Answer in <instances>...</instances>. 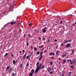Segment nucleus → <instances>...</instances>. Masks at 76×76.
<instances>
[{
	"instance_id": "obj_10",
	"label": "nucleus",
	"mask_w": 76,
	"mask_h": 76,
	"mask_svg": "<svg viewBox=\"0 0 76 76\" xmlns=\"http://www.w3.org/2000/svg\"><path fill=\"white\" fill-rule=\"evenodd\" d=\"M34 71H35V70L32 69L31 71V72H32V73H32V74H34Z\"/></svg>"
},
{
	"instance_id": "obj_11",
	"label": "nucleus",
	"mask_w": 76,
	"mask_h": 76,
	"mask_svg": "<svg viewBox=\"0 0 76 76\" xmlns=\"http://www.w3.org/2000/svg\"><path fill=\"white\" fill-rule=\"evenodd\" d=\"M9 68H10V66H8L6 68V71H7L8 70V69H9Z\"/></svg>"
},
{
	"instance_id": "obj_12",
	"label": "nucleus",
	"mask_w": 76,
	"mask_h": 76,
	"mask_svg": "<svg viewBox=\"0 0 76 76\" xmlns=\"http://www.w3.org/2000/svg\"><path fill=\"white\" fill-rule=\"evenodd\" d=\"M72 53L71 54V55H72L74 53V50H72Z\"/></svg>"
},
{
	"instance_id": "obj_60",
	"label": "nucleus",
	"mask_w": 76,
	"mask_h": 76,
	"mask_svg": "<svg viewBox=\"0 0 76 76\" xmlns=\"http://www.w3.org/2000/svg\"><path fill=\"white\" fill-rule=\"evenodd\" d=\"M26 35V34H24V37H25Z\"/></svg>"
},
{
	"instance_id": "obj_64",
	"label": "nucleus",
	"mask_w": 76,
	"mask_h": 76,
	"mask_svg": "<svg viewBox=\"0 0 76 76\" xmlns=\"http://www.w3.org/2000/svg\"><path fill=\"white\" fill-rule=\"evenodd\" d=\"M21 57L20 56H19V58H21Z\"/></svg>"
},
{
	"instance_id": "obj_54",
	"label": "nucleus",
	"mask_w": 76,
	"mask_h": 76,
	"mask_svg": "<svg viewBox=\"0 0 76 76\" xmlns=\"http://www.w3.org/2000/svg\"><path fill=\"white\" fill-rule=\"evenodd\" d=\"M73 26H75V23H74L73 24Z\"/></svg>"
},
{
	"instance_id": "obj_3",
	"label": "nucleus",
	"mask_w": 76,
	"mask_h": 76,
	"mask_svg": "<svg viewBox=\"0 0 76 76\" xmlns=\"http://www.w3.org/2000/svg\"><path fill=\"white\" fill-rule=\"evenodd\" d=\"M67 42H69V40H64V44H66V43H67Z\"/></svg>"
},
{
	"instance_id": "obj_16",
	"label": "nucleus",
	"mask_w": 76,
	"mask_h": 76,
	"mask_svg": "<svg viewBox=\"0 0 76 76\" xmlns=\"http://www.w3.org/2000/svg\"><path fill=\"white\" fill-rule=\"evenodd\" d=\"M58 53H59L58 50H57L56 53V54H57V55H58Z\"/></svg>"
},
{
	"instance_id": "obj_17",
	"label": "nucleus",
	"mask_w": 76,
	"mask_h": 76,
	"mask_svg": "<svg viewBox=\"0 0 76 76\" xmlns=\"http://www.w3.org/2000/svg\"><path fill=\"white\" fill-rule=\"evenodd\" d=\"M14 23H16L15 22H12L11 23V25H12L13 24H14Z\"/></svg>"
},
{
	"instance_id": "obj_28",
	"label": "nucleus",
	"mask_w": 76,
	"mask_h": 76,
	"mask_svg": "<svg viewBox=\"0 0 76 76\" xmlns=\"http://www.w3.org/2000/svg\"><path fill=\"white\" fill-rule=\"evenodd\" d=\"M43 29H45V30H47V27H45Z\"/></svg>"
},
{
	"instance_id": "obj_5",
	"label": "nucleus",
	"mask_w": 76,
	"mask_h": 76,
	"mask_svg": "<svg viewBox=\"0 0 76 76\" xmlns=\"http://www.w3.org/2000/svg\"><path fill=\"white\" fill-rule=\"evenodd\" d=\"M12 63L14 64H16V61L14 60H13Z\"/></svg>"
},
{
	"instance_id": "obj_56",
	"label": "nucleus",
	"mask_w": 76,
	"mask_h": 76,
	"mask_svg": "<svg viewBox=\"0 0 76 76\" xmlns=\"http://www.w3.org/2000/svg\"><path fill=\"white\" fill-rule=\"evenodd\" d=\"M69 61H70V60H69V59H68V60H67V61H68V62H69Z\"/></svg>"
},
{
	"instance_id": "obj_52",
	"label": "nucleus",
	"mask_w": 76,
	"mask_h": 76,
	"mask_svg": "<svg viewBox=\"0 0 76 76\" xmlns=\"http://www.w3.org/2000/svg\"><path fill=\"white\" fill-rule=\"evenodd\" d=\"M15 62L16 63H18V61H16Z\"/></svg>"
},
{
	"instance_id": "obj_26",
	"label": "nucleus",
	"mask_w": 76,
	"mask_h": 76,
	"mask_svg": "<svg viewBox=\"0 0 76 76\" xmlns=\"http://www.w3.org/2000/svg\"><path fill=\"white\" fill-rule=\"evenodd\" d=\"M12 70V68H10V69L9 70V72H10V73H11V70Z\"/></svg>"
},
{
	"instance_id": "obj_1",
	"label": "nucleus",
	"mask_w": 76,
	"mask_h": 76,
	"mask_svg": "<svg viewBox=\"0 0 76 76\" xmlns=\"http://www.w3.org/2000/svg\"><path fill=\"white\" fill-rule=\"evenodd\" d=\"M42 64L40 63L39 64V66L38 67L36 68V69L35 70V73H38V72L39 70V69H40V68H41V66H42Z\"/></svg>"
},
{
	"instance_id": "obj_4",
	"label": "nucleus",
	"mask_w": 76,
	"mask_h": 76,
	"mask_svg": "<svg viewBox=\"0 0 76 76\" xmlns=\"http://www.w3.org/2000/svg\"><path fill=\"white\" fill-rule=\"evenodd\" d=\"M47 69L48 70V72H50L52 70L51 68H48Z\"/></svg>"
},
{
	"instance_id": "obj_19",
	"label": "nucleus",
	"mask_w": 76,
	"mask_h": 76,
	"mask_svg": "<svg viewBox=\"0 0 76 76\" xmlns=\"http://www.w3.org/2000/svg\"><path fill=\"white\" fill-rule=\"evenodd\" d=\"M42 58V56H40V58L39 59V61H40V60H41V59Z\"/></svg>"
},
{
	"instance_id": "obj_39",
	"label": "nucleus",
	"mask_w": 76,
	"mask_h": 76,
	"mask_svg": "<svg viewBox=\"0 0 76 76\" xmlns=\"http://www.w3.org/2000/svg\"><path fill=\"white\" fill-rule=\"evenodd\" d=\"M50 42V39H48V43Z\"/></svg>"
},
{
	"instance_id": "obj_32",
	"label": "nucleus",
	"mask_w": 76,
	"mask_h": 76,
	"mask_svg": "<svg viewBox=\"0 0 76 76\" xmlns=\"http://www.w3.org/2000/svg\"><path fill=\"white\" fill-rule=\"evenodd\" d=\"M52 54H53V52H51V53H50V56H51L52 55Z\"/></svg>"
},
{
	"instance_id": "obj_33",
	"label": "nucleus",
	"mask_w": 76,
	"mask_h": 76,
	"mask_svg": "<svg viewBox=\"0 0 76 76\" xmlns=\"http://www.w3.org/2000/svg\"><path fill=\"white\" fill-rule=\"evenodd\" d=\"M63 56L64 57H65V56H66V54H64Z\"/></svg>"
},
{
	"instance_id": "obj_58",
	"label": "nucleus",
	"mask_w": 76,
	"mask_h": 76,
	"mask_svg": "<svg viewBox=\"0 0 76 76\" xmlns=\"http://www.w3.org/2000/svg\"><path fill=\"white\" fill-rule=\"evenodd\" d=\"M46 52H47V50H45V53H46Z\"/></svg>"
},
{
	"instance_id": "obj_36",
	"label": "nucleus",
	"mask_w": 76,
	"mask_h": 76,
	"mask_svg": "<svg viewBox=\"0 0 76 76\" xmlns=\"http://www.w3.org/2000/svg\"><path fill=\"white\" fill-rule=\"evenodd\" d=\"M70 67L71 68H74V66H71Z\"/></svg>"
},
{
	"instance_id": "obj_47",
	"label": "nucleus",
	"mask_w": 76,
	"mask_h": 76,
	"mask_svg": "<svg viewBox=\"0 0 76 76\" xmlns=\"http://www.w3.org/2000/svg\"><path fill=\"white\" fill-rule=\"evenodd\" d=\"M45 38H43V40H44H44H45Z\"/></svg>"
},
{
	"instance_id": "obj_42",
	"label": "nucleus",
	"mask_w": 76,
	"mask_h": 76,
	"mask_svg": "<svg viewBox=\"0 0 76 76\" xmlns=\"http://www.w3.org/2000/svg\"><path fill=\"white\" fill-rule=\"evenodd\" d=\"M60 23L61 24V23H62V21H60Z\"/></svg>"
},
{
	"instance_id": "obj_20",
	"label": "nucleus",
	"mask_w": 76,
	"mask_h": 76,
	"mask_svg": "<svg viewBox=\"0 0 76 76\" xmlns=\"http://www.w3.org/2000/svg\"><path fill=\"white\" fill-rule=\"evenodd\" d=\"M65 61H66V60L64 59L63 61V63H62V64H64V63H65Z\"/></svg>"
},
{
	"instance_id": "obj_14",
	"label": "nucleus",
	"mask_w": 76,
	"mask_h": 76,
	"mask_svg": "<svg viewBox=\"0 0 76 76\" xmlns=\"http://www.w3.org/2000/svg\"><path fill=\"white\" fill-rule=\"evenodd\" d=\"M39 53H40V52L38 51L37 52L36 54H37V55H39Z\"/></svg>"
},
{
	"instance_id": "obj_41",
	"label": "nucleus",
	"mask_w": 76,
	"mask_h": 76,
	"mask_svg": "<svg viewBox=\"0 0 76 76\" xmlns=\"http://www.w3.org/2000/svg\"><path fill=\"white\" fill-rule=\"evenodd\" d=\"M26 58H29V56H27L26 57Z\"/></svg>"
},
{
	"instance_id": "obj_29",
	"label": "nucleus",
	"mask_w": 76,
	"mask_h": 76,
	"mask_svg": "<svg viewBox=\"0 0 76 76\" xmlns=\"http://www.w3.org/2000/svg\"><path fill=\"white\" fill-rule=\"evenodd\" d=\"M72 73V72H70L69 73V74H68V75H70V74H71Z\"/></svg>"
},
{
	"instance_id": "obj_22",
	"label": "nucleus",
	"mask_w": 76,
	"mask_h": 76,
	"mask_svg": "<svg viewBox=\"0 0 76 76\" xmlns=\"http://www.w3.org/2000/svg\"><path fill=\"white\" fill-rule=\"evenodd\" d=\"M44 47V45H42L40 46V48H42V47Z\"/></svg>"
},
{
	"instance_id": "obj_44",
	"label": "nucleus",
	"mask_w": 76,
	"mask_h": 76,
	"mask_svg": "<svg viewBox=\"0 0 76 76\" xmlns=\"http://www.w3.org/2000/svg\"><path fill=\"white\" fill-rule=\"evenodd\" d=\"M55 42H57V40L56 39H55L54 40Z\"/></svg>"
},
{
	"instance_id": "obj_57",
	"label": "nucleus",
	"mask_w": 76,
	"mask_h": 76,
	"mask_svg": "<svg viewBox=\"0 0 76 76\" xmlns=\"http://www.w3.org/2000/svg\"><path fill=\"white\" fill-rule=\"evenodd\" d=\"M74 63H75H75H76V61L74 60Z\"/></svg>"
},
{
	"instance_id": "obj_8",
	"label": "nucleus",
	"mask_w": 76,
	"mask_h": 76,
	"mask_svg": "<svg viewBox=\"0 0 76 76\" xmlns=\"http://www.w3.org/2000/svg\"><path fill=\"white\" fill-rule=\"evenodd\" d=\"M42 32L44 33H45V32H46V30H45V29L43 28L42 29Z\"/></svg>"
},
{
	"instance_id": "obj_55",
	"label": "nucleus",
	"mask_w": 76,
	"mask_h": 76,
	"mask_svg": "<svg viewBox=\"0 0 76 76\" xmlns=\"http://www.w3.org/2000/svg\"><path fill=\"white\" fill-rule=\"evenodd\" d=\"M58 20H59V18H57V21H58Z\"/></svg>"
},
{
	"instance_id": "obj_45",
	"label": "nucleus",
	"mask_w": 76,
	"mask_h": 76,
	"mask_svg": "<svg viewBox=\"0 0 76 76\" xmlns=\"http://www.w3.org/2000/svg\"><path fill=\"white\" fill-rule=\"evenodd\" d=\"M53 72H50V74H52L53 73Z\"/></svg>"
},
{
	"instance_id": "obj_27",
	"label": "nucleus",
	"mask_w": 76,
	"mask_h": 76,
	"mask_svg": "<svg viewBox=\"0 0 76 76\" xmlns=\"http://www.w3.org/2000/svg\"><path fill=\"white\" fill-rule=\"evenodd\" d=\"M15 75V74L13 72L12 73V76H14Z\"/></svg>"
},
{
	"instance_id": "obj_13",
	"label": "nucleus",
	"mask_w": 76,
	"mask_h": 76,
	"mask_svg": "<svg viewBox=\"0 0 76 76\" xmlns=\"http://www.w3.org/2000/svg\"><path fill=\"white\" fill-rule=\"evenodd\" d=\"M23 65V63H22L20 65V68H22V65Z\"/></svg>"
},
{
	"instance_id": "obj_6",
	"label": "nucleus",
	"mask_w": 76,
	"mask_h": 76,
	"mask_svg": "<svg viewBox=\"0 0 76 76\" xmlns=\"http://www.w3.org/2000/svg\"><path fill=\"white\" fill-rule=\"evenodd\" d=\"M9 54L7 53L5 54V55H4V57H6L7 56H8V55Z\"/></svg>"
},
{
	"instance_id": "obj_35",
	"label": "nucleus",
	"mask_w": 76,
	"mask_h": 76,
	"mask_svg": "<svg viewBox=\"0 0 76 76\" xmlns=\"http://www.w3.org/2000/svg\"><path fill=\"white\" fill-rule=\"evenodd\" d=\"M40 57H42V54H40Z\"/></svg>"
},
{
	"instance_id": "obj_49",
	"label": "nucleus",
	"mask_w": 76,
	"mask_h": 76,
	"mask_svg": "<svg viewBox=\"0 0 76 76\" xmlns=\"http://www.w3.org/2000/svg\"><path fill=\"white\" fill-rule=\"evenodd\" d=\"M71 41L72 40H69V41L68 42H71Z\"/></svg>"
},
{
	"instance_id": "obj_46",
	"label": "nucleus",
	"mask_w": 76,
	"mask_h": 76,
	"mask_svg": "<svg viewBox=\"0 0 76 76\" xmlns=\"http://www.w3.org/2000/svg\"><path fill=\"white\" fill-rule=\"evenodd\" d=\"M28 42H27V43H26V45L27 46H28Z\"/></svg>"
},
{
	"instance_id": "obj_21",
	"label": "nucleus",
	"mask_w": 76,
	"mask_h": 76,
	"mask_svg": "<svg viewBox=\"0 0 76 76\" xmlns=\"http://www.w3.org/2000/svg\"><path fill=\"white\" fill-rule=\"evenodd\" d=\"M29 63L28 62H27V64H26V66L27 67H28V66H29Z\"/></svg>"
},
{
	"instance_id": "obj_38",
	"label": "nucleus",
	"mask_w": 76,
	"mask_h": 76,
	"mask_svg": "<svg viewBox=\"0 0 76 76\" xmlns=\"http://www.w3.org/2000/svg\"><path fill=\"white\" fill-rule=\"evenodd\" d=\"M41 37H39V40H40V41H41Z\"/></svg>"
},
{
	"instance_id": "obj_61",
	"label": "nucleus",
	"mask_w": 76,
	"mask_h": 76,
	"mask_svg": "<svg viewBox=\"0 0 76 76\" xmlns=\"http://www.w3.org/2000/svg\"><path fill=\"white\" fill-rule=\"evenodd\" d=\"M27 69V66H26V67L25 68V69Z\"/></svg>"
},
{
	"instance_id": "obj_9",
	"label": "nucleus",
	"mask_w": 76,
	"mask_h": 76,
	"mask_svg": "<svg viewBox=\"0 0 76 76\" xmlns=\"http://www.w3.org/2000/svg\"><path fill=\"white\" fill-rule=\"evenodd\" d=\"M33 76V74H32L31 72H30L29 73V76Z\"/></svg>"
},
{
	"instance_id": "obj_43",
	"label": "nucleus",
	"mask_w": 76,
	"mask_h": 76,
	"mask_svg": "<svg viewBox=\"0 0 76 76\" xmlns=\"http://www.w3.org/2000/svg\"><path fill=\"white\" fill-rule=\"evenodd\" d=\"M73 63L72 61L70 62V64H72Z\"/></svg>"
},
{
	"instance_id": "obj_30",
	"label": "nucleus",
	"mask_w": 76,
	"mask_h": 76,
	"mask_svg": "<svg viewBox=\"0 0 76 76\" xmlns=\"http://www.w3.org/2000/svg\"><path fill=\"white\" fill-rule=\"evenodd\" d=\"M28 37L29 38H31V34H29L28 35Z\"/></svg>"
},
{
	"instance_id": "obj_62",
	"label": "nucleus",
	"mask_w": 76,
	"mask_h": 76,
	"mask_svg": "<svg viewBox=\"0 0 76 76\" xmlns=\"http://www.w3.org/2000/svg\"><path fill=\"white\" fill-rule=\"evenodd\" d=\"M20 53H22V51H20Z\"/></svg>"
},
{
	"instance_id": "obj_31",
	"label": "nucleus",
	"mask_w": 76,
	"mask_h": 76,
	"mask_svg": "<svg viewBox=\"0 0 76 76\" xmlns=\"http://www.w3.org/2000/svg\"><path fill=\"white\" fill-rule=\"evenodd\" d=\"M34 50L35 51H37V48H34Z\"/></svg>"
},
{
	"instance_id": "obj_48",
	"label": "nucleus",
	"mask_w": 76,
	"mask_h": 76,
	"mask_svg": "<svg viewBox=\"0 0 76 76\" xmlns=\"http://www.w3.org/2000/svg\"><path fill=\"white\" fill-rule=\"evenodd\" d=\"M42 53H43V52H40V54H42Z\"/></svg>"
},
{
	"instance_id": "obj_18",
	"label": "nucleus",
	"mask_w": 76,
	"mask_h": 76,
	"mask_svg": "<svg viewBox=\"0 0 76 76\" xmlns=\"http://www.w3.org/2000/svg\"><path fill=\"white\" fill-rule=\"evenodd\" d=\"M39 62H38L37 63V64L36 66H37V67H38V65H39Z\"/></svg>"
},
{
	"instance_id": "obj_59",
	"label": "nucleus",
	"mask_w": 76,
	"mask_h": 76,
	"mask_svg": "<svg viewBox=\"0 0 76 76\" xmlns=\"http://www.w3.org/2000/svg\"><path fill=\"white\" fill-rule=\"evenodd\" d=\"M7 24H6V25L5 26V27H6V26H7Z\"/></svg>"
},
{
	"instance_id": "obj_34",
	"label": "nucleus",
	"mask_w": 76,
	"mask_h": 76,
	"mask_svg": "<svg viewBox=\"0 0 76 76\" xmlns=\"http://www.w3.org/2000/svg\"><path fill=\"white\" fill-rule=\"evenodd\" d=\"M51 59H52V60H54V57H51Z\"/></svg>"
},
{
	"instance_id": "obj_37",
	"label": "nucleus",
	"mask_w": 76,
	"mask_h": 76,
	"mask_svg": "<svg viewBox=\"0 0 76 76\" xmlns=\"http://www.w3.org/2000/svg\"><path fill=\"white\" fill-rule=\"evenodd\" d=\"M64 45V44L63 43H62L61 45V46H63V45Z\"/></svg>"
},
{
	"instance_id": "obj_2",
	"label": "nucleus",
	"mask_w": 76,
	"mask_h": 76,
	"mask_svg": "<svg viewBox=\"0 0 76 76\" xmlns=\"http://www.w3.org/2000/svg\"><path fill=\"white\" fill-rule=\"evenodd\" d=\"M70 45H71V44L69 43H67L66 45V47L67 48H68V47H69L70 46Z\"/></svg>"
},
{
	"instance_id": "obj_63",
	"label": "nucleus",
	"mask_w": 76,
	"mask_h": 76,
	"mask_svg": "<svg viewBox=\"0 0 76 76\" xmlns=\"http://www.w3.org/2000/svg\"><path fill=\"white\" fill-rule=\"evenodd\" d=\"M70 62H71L72 61V60H69Z\"/></svg>"
},
{
	"instance_id": "obj_53",
	"label": "nucleus",
	"mask_w": 76,
	"mask_h": 76,
	"mask_svg": "<svg viewBox=\"0 0 76 76\" xmlns=\"http://www.w3.org/2000/svg\"><path fill=\"white\" fill-rule=\"evenodd\" d=\"M31 49H32V46H31Z\"/></svg>"
},
{
	"instance_id": "obj_25",
	"label": "nucleus",
	"mask_w": 76,
	"mask_h": 76,
	"mask_svg": "<svg viewBox=\"0 0 76 76\" xmlns=\"http://www.w3.org/2000/svg\"><path fill=\"white\" fill-rule=\"evenodd\" d=\"M75 60V61H76V60L75 59H73V61H72V62L73 63L75 62V61H74Z\"/></svg>"
},
{
	"instance_id": "obj_23",
	"label": "nucleus",
	"mask_w": 76,
	"mask_h": 76,
	"mask_svg": "<svg viewBox=\"0 0 76 76\" xmlns=\"http://www.w3.org/2000/svg\"><path fill=\"white\" fill-rule=\"evenodd\" d=\"M50 65H52L53 64V62H50Z\"/></svg>"
},
{
	"instance_id": "obj_50",
	"label": "nucleus",
	"mask_w": 76,
	"mask_h": 76,
	"mask_svg": "<svg viewBox=\"0 0 76 76\" xmlns=\"http://www.w3.org/2000/svg\"><path fill=\"white\" fill-rule=\"evenodd\" d=\"M11 56H12V57H13V54H12Z\"/></svg>"
},
{
	"instance_id": "obj_7",
	"label": "nucleus",
	"mask_w": 76,
	"mask_h": 76,
	"mask_svg": "<svg viewBox=\"0 0 76 76\" xmlns=\"http://www.w3.org/2000/svg\"><path fill=\"white\" fill-rule=\"evenodd\" d=\"M27 54V53H26L25 55H24V56L23 57V58H26V55Z\"/></svg>"
},
{
	"instance_id": "obj_40",
	"label": "nucleus",
	"mask_w": 76,
	"mask_h": 76,
	"mask_svg": "<svg viewBox=\"0 0 76 76\" xmlns=\"http://www.w3.org/2000/svg\"><path fill=\"white\" fill-rule=\"evenodd\" d=\"M22 52L23 53H25V50H23Z\"/></svg>"
},
{
	"instance_id": "obj_24",
	"label": "nucleus",
	"mask_w": 76,
	"mask_h": 76,
	"mask_svg": "<svg viewBox=\"0 0 76 76\" xmlns=\"http://www.w3.org/2000/svg\"><path fill=\"white\" fill-rule=\"evenodd\" d=\"M32 23H31L29 24H28V25L29 26H32Z\"/></svg>"
},
{
	"instance_id": "obj_51",
	"label": "nucleus",
	"mask_w": 76,
	"mask_h": 76,
	"mask_svg": "<svg viewBox=\"0 0 76 76\" xmlns=\"http://www.w3.org/2000/svg\"><path fill=\"white\" fill-rule=\"evenodd\" d=\"M52 55H54V54H55V53H52Z\"/></svg>"
},
{
	"instance_id": "obj_15",
	"label": "nucleus",
	"mask_w": 76,
	"mask_h": 76,
	"mask_svg": "<svg viewBox=\"0 0 76 76\" xmlns=\"http://www.w3.org/2000/svg\"><path fill=\"white\" fill-rule=\"evenodd\" d=\"M43 68H45V66H44V65H43V66H42L41 68L40 67V69H43Z\"/></svg>"
}]
</instances>
